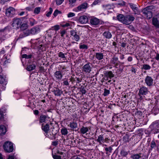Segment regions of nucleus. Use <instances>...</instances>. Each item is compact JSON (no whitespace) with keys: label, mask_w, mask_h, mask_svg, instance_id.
I'll return each instance as SVG.
<instances>
[{"label":"nucleus","mask_w":159,"mask_h":159,"mask_svg":"<svg viewBox=\"0 0 159 159\" xmlns=\"http://www.w3.org/2000/svg\"><path fill=\"white\" fill-rule=\"evenodd\" d=\"M153 8L152 6H150L145 7L143 10L142 11L143 13L148 19H150L152 17Z\"/></svg>","instance_id":"nucleus-1"},{"label":"nucleus","mask_w":159,"mask_h":159,"mask_svg":"<svg viewBox=\"0 0 159 159\" xmlns=\"http://www.w3.org/2000/svg\"><path fill=\"white\" fill-rule=\"evenodd\" d=\"M3 147L4 151L7 152H11L14 150L13 144L9 141H7L4 143Z\"/></svg>","instance_id":"nucleus-2"},{"label":"nucleus","mask_w":159,"mask_h":159,"mask_svg":"<svg viewBox=\"0 0 159 159\" xmlns=\"http://www.w3.org/2000/svg\"><path fill=\"white\" fill-rule=\"evenodd\" d=\"M22 21L21 20L18 18H14L12 19L11 25L14 29H18L20 27Z\"/></svg>","instance_id":"nucleus-3"},{"label":"nucleus","mask_w":159,"mask_h":159,"mask_svg":"<svg viewBox=\"0 0 159 159\" xmlns=\"http://www.w3.org/2000/svg\"><path fill=\"white\" fill-rule=\"evenodd\" d=\"M150 93L148 88L144 86H142L139 90L138 95L140 97V98H142L141 95H145Z\"/></svg>","instance_id":"nucleus-4"},{"label":"nucleus","mask_w":159,"mask_h":159,"mask_svg":"<svg viewBox=\"0 0 159 159\" xmlns=\"http://www.w3.org/2000/svg\"><path fill=\"white\" fill-rule=\"evenodd\" d=\"M70 37L71 39L76 42H78L80 39V35L77 34V32L73 30L70 31Z\"/></svg>","instance_id":"nucleus-5"},{"label":"nucleus","mask_w":159,"mask_h":159,"mask_svg":"<svg viewBox=\"0 0 159 159\" xmlns=\"http://www.w3.org/2000/svg\"><path fill=\"white\" fill-rule=\"evenodd\" d=\"M152 129V132L154 134L157 133L159 132V120L157 122H155L152 123L150 126Z\"/></svg>","instance_id":"nucleus-6"},{"label":"nucleus","mask_w":159,"mask_h":159,"mask_svg":"<svg viewBox=\"0 0 159 159\" xmlns=\"http://www.w3.org/2000/svg\"><path fill=\"white\" fill-rule=\"evenodd\" d=\"M135 19L134 17L132 15H127L125 17V24L128 25L131 23Z\"/></svg>","instance_id":"nucleus-7"},{"label":"nucleus","mask_w":159,"mask_h":159,"mask_svg":"<svg viewBox=\"0 0 159 159\" xmlns=\"http://www.w3.org/2000/svg\"><path fill=\"white\" fill-rule=\"evenodd\" d=\"M15 14V9L12 7H10L6 11V14L8 17H12Z\"/></svg>","instance_id":"nucleus-8"},{"label":"nucleus","mask_w":159,"mask_h":159,"mask_svg":"<svg viewBox=\"0 0 159 159\" xmlns=\"http://www.w3.org/2000/svg\"><path fill=\"white\" fill-rule=\"evenodd\" d=\"M90 64L89 62L84 65L82 67V71L86 73H89L92 70V68L90 65Z\"/></svg>","instance_id":"nucleus-9"},{"label":"nucleus","mask_w":159,"mask_h":159,"mask_svg":"<svg viewBox=\"0 0 159 159\" xmlns=\"http://www.w3.org/2000/svg\"><path fill=\"white\" fill-rule=\"evenodd\" d=\"M145 82L147 86H151L153 84V79L152 78L149 76H147L145 78Z\"/></svg>","instance_id":"nucleus-10"},{"label":"nucleus","mask_w":159,"mask_h":159,"mask_svg":"<svg viewBox=\"0 0 159 159\" xmlns=\"http://www.w3.org/2000/svg\"><path fill=\"white\" fill-rule=\"evenodd\" d=\"M129 6L133 11L134 14L139 15L140 14V11L135 5L133 3H130Z\"/></svg>","instance_id":"nucleus-11"},{"label":"nucleus","mask_w":159,"mask_h":159,"mask_svg":"<svg viewBox=\"0 0 159 159\" xmlns=\"http://www.w3.org/2000/svg\"><path fill=\"white\" fill-rule=\"evenodd\" d=\"M54 76L56 80H61L62 78L63 75L61 71H56L54 74Z\"/></svg>","instance_id":"nucleus-12"},{"label":"nucleus","mask_w":159,"mask_h":159,"mask_svg":"<svg viewBox=\"0 0 159 159\" xmlns=\"http://www.w3.org/2000/svg\"><path fill=\"white\" fill-rule=\"evenodd\" d=\"M7 83V79L4 75H0V84L3 87L5 88Z\"/></svg>","instance_id":"nucleus-13"},{"label":"nucleus","mask_w":159,"mask_h":159,"mask_svg":"<svg viewBox=\"0 0 159 159\" xmlns=\"http://www.w3.org/2000/svg\"><path fill=\"white\" fill-rule=\"evenodd\" d=\"M52 123L51 122L49 124L48 123L45 124H43L42 125L41 127L42 130L45 133L49 131L50 130V125H52Z\"/></svg>","instance_id":"nucleus-14"},{"label":"nucleus","mask_w":159,"mask_h":159,"mask_svg":"<svg viewBox=\"0 0 159 159\" xmlns=\"http://www.w3.org/2000/svg\"><path fill=\"white\" fill-rule=\"evenodd\" d=\"M78 21L82 24H85L88 22V18L86 16L83 15L80 16L79 18Z\"/></svg>","instance_id":"nucleus-15"},{"label":"nucleus","mask_w":159,"mask_h":159,"mask_svg":"<svg viewBox=\"0 0 159 159\" xmlns=\"http://www.w3.org/2000/svg\"><path fill=\"white\" fill-rule=\"evenodd\" d=\"M88 7V4L86 2H84L80 5L78 6L77 8L76 11H83L84 9H86Z\"/></svg>","instance_id":"nucleus-16"},{"label":"nucleus","mask_w":159,"mask_h":159,"mask_svg":"<svg viewBox=\"0 0 159 159\" xmlns=\"http://www.w3.org/2000/svg\"><path fill=\"white\" fill-rule=\"evenodd\" d=\"M57 153L60 155L58 156L57 155H53V157L54 159H64L63 157L65 155V153L60 151H58Z\"/></svg>","instance_id":"nucleus-17"},{"label":"nucleus","mask_w":159,"mask_h":159,"mask_svg":"<svg viewBox=\"0 0 159 159\" xmlns=\"http://www.w3.org/2000/svg\"><path fill=\"white\" fill-rule=\"evenodd\" d=\"M90 23L92 25H96L99 24V20L96 18H93L90 19Z\"/></svg>","instance_id":"nucleus-18"},{"label":"nucleus","mask_w":159,"mask_h":159,"mask_svg":"<svg viewBox=\"0 0 159 159\" xmlns=\"http://www.w3.org/2000/svg\"><path fill=\"white\" fill-rule=\"evenodd\" d=\"M89 129L90 128L89 127L82 126V127L80 128V133L82 134H86V135H87V132L89 131Z\"/></svg>","instance_id":"nucleus-19"},{"label":"nucleus","mask_w":159,"mask_h":159,"mask_svg":"<svg viewBox=\"0 0 159 159\" xmlns=\"http://www.w3.org/2000/svg\"><path fill=\"white\" fill-rule=\"evenodd\" d=\"M56 96H60L63 93V91L57 88H55L52 91Z\"/></svg>","instance_id":"nucleus-20"},{"label":"nucleus","mask_w":159,"mask_h":159,"mask_svg":"<svg viewBox=\"0 0 159 159\" xmlns=\"http://www.w3.org/2000/svg\"><path fill=\"white\" fill-rule=\"evenodd\" d=\"M94 56L98 60H101L103 58L104 55L103 53L100 52H95Z\"/></svg>","instance_id":"nucleus-21"},{"label":"nucleus","mask_w":159,"mask_h":159,"mask_svg":"<svg viewBox=\"0 0 159 159\" xmlns=\"http://www.w3.org/2000/svg\"><path fill=\"white\" fill-rule=\"evenodd\" d=\"M125 16L122 14H120L117 16L116 18L118 21L124 24H125Z\"/></svg>","instance_id":"nucleus-22"},{"label":"nucleus","mask_w":159,"mask_h":159,"mask_svg":"<svg viewBox=\"0 0 159 159\" xmlns=\"http://www.w3.org/2000/svg\"><path fill=\"white\" fill-rule=\"evenodd\" d=\"M31 34H35L40 31V29L39 26H37L33 28L30 29Z\"/></svg>","instance_id":"nucleus-23"},{"label":"nucleus","mask_w":159,"mask_h":159,"mask_svg":"<svg viewBox=\"0 0 159 159\" xmlns=\"http://www.w3.org/2000/svg\"><path fill=\"white\" fill-rule=\"evenodd\" d=\"M49 118V117L47 116L42 115L39 117V122L40 123L46 122L47 119Z\"/></svg>","instance_id":"nucleus-24"},{"label":"nucleus","mask_w":159,"mask_h":159,"mask_svg":"<svg viewBox=\"0 0 159 159\" xmlns=\"http://www.w3.org/2000/svg\"><path fill=\"white\" fill-rule=\"evenodd\" d=\"M103 36L106 39H110L111 38L112 35L109 30H106L103 33Z\"/></svg>","instance_id":"nucleus-25"},{"label":"nucleus","mask_w":159,"mask_h":159,"mask_svg":"<svg viewBox=\"0 0 159 159\" xmlns=\"http://www.w3.org/2000/svg\"><path fill=\"white\" fill-rule=\"evenodd\" d=\"M114 76V75L113 74L112 71H108L106 73L105 77L107 78V79L105 80H108L109 78L111 79Z\"/></svg>","instance_id":"nucleus-26"},{"label":"nucleus","mask_w":159,"mask_h":159,"mask_svg":"<svg viewBox=\"0 0 159 159\" xmlns=\"http://www.w3.org/2000/svg\"><path fill=\"white\" fill-rule=\"evenodd\" d=\"M141 153H139L137 154H132L130 157L131 159H139L141 158Z\"/></svg>","instance_id":"nucleus-27"},{"label":"nucleus","mask_w":159,"mask_h":159,"mask_svg":"<svg viewBox=\"0 0 159 159\" xmlns=\"http://www.w3.org/2000/svg\"><path fill=\"white\" fill-rule=\"evenodd\" d=\"M118 58L117 57H113L111 61V63L112 65H114L115 66L118 65Z\"/></svg>","instance_id":"nucleus-28"},{"label":"nucleus","mask_w":159,"mask_h":159,"mask_svg":"<svg viewBox=\"0 0 159 159\" xmlns=\"http://www.w3.org/2000/svg\"><path fill=\"white\" fill-rule=\"evenodd\" d=\"M104 137L103 135H100L98 136V139L96 140V141L99 144H102L104 143Z\"/></svg>","instance_id":"nucleus-29"},{"label":"nucleus","mask_w":159,"mask_h":159,"mask_svg":"<svg viewBox=\"0 0 159 159\" xmlns=\"http://www.w3.org/2000/svg\"><path fill=\"white\" fill-rule=\"evenodd\" d=\"M36 64H34L33 62L32 64L28 66L26 69L29 71L35 69L36 67Z\"/></svg>","instance_id":"nucleus-30"},{"label":"nucleus","mask_w":159,"mask_h":159,"mask_svg":"<svg viewBox=\"0 0 159 159\" xmlns=\"http://www.w3.org/2000/svg\"><path fill=\"white\" fill-rule=\"evenodd\" d=\"M45 136L50 139H54V135L53 134V133L52 132H49L48 131L44 133Z\"/></svg>","instance_id":"nucleus-31"},{"label":"nucleus","mask_w":159,"mask_h":159,"mask_svg":"<svg viewBox=\"0 0 159 159\" xmlns=\"http://www.w3.org/2000/svg\"><path fill=\"white\" fill-rule=\"evenodd\" d=\"M68 125L73 129H76L78 127L77 123L75 121L70 122Z\"/></svg>","instance_id":"nucleus-32"},{"label":"nucleus","mask_w":159,"mask_h":159,"mask_svg":"<svg viewBox=\"0 0 159 159\" xmlns=\"http://www.w3.org/2000/svg\"><path fill=\"white\" fill-rule=\"evenodd\" d=\"M6 132V129L5 127L1 125H0V134H4Z\"/></svg>","instance_id":"nucleus-33"},{"label":"nucleus","mask_w":159,"mask_h":159,"mask_svg":"<svg viewBox=\"0 0 159 159\" xmlns=\"http://www.w3.org/2000/svg\"><path fill=\"white\" fill-rule=\"evenodd\" d=\"M10 49V47L8 46H6L4 48H2L1 51L0 52V54H3L9 50Z\"/></svg>","instance_id":"nucleus-34"},{"label":"nucleus","mask_w":159,"mask_h":159,"mask_svg":"<svg viewBox=\"0 0 159 159\" xmlns=\"http://www.w3.org/2000/svg\"><path fill=\"white\" fill-rule=\"evenodd\" d=\"M152 22L153 25L156 27L157 28L159 27V23L157 18H153Z\"/></svg>","instance_id":"nucleus-35"},{"label":"nucleus","mask_w":159,"mask_h":159,"mask_svg":"<svg viewBox=\"0 0 159 159\" xmlns=\"http://www.w3.org/2000/svg\"><path fill=\"white\" fill-rule=\"evenodd\" d=\"M27 26L28 25L26 23H25L22 24V25H21L20 28L21 30H24L26 29Z\"/></svg>","instance_id":"nucleus-36"},{"label":"nucleus","mask_w":159,"mask_h":159,"mask_svg":"<svg viewBox=\"0 0 159 159\" xmlns=\"http://www.w3.org/2000/svg\"><path fill=\"white\" fill-rule=\"evenodd\" d=\"M61 132L62 135H66L68 134V132L66 128H62L61 130Z\"/></svg>","instance_id":"nucleus-37"},{"label":"nucleus","mask_w":159,"mask_h":159,"mask_svg":"<svg viewBox=\"0 0 159 159\" xmlns=\"http://www.w3.org/2000/svg\"><path fill=\"white\" fill-rule=\"evenodd\" d=\"M120 154L122 156L125 157L128 155V152L124 149H122L120 151Z\"/></svg>","instance_id":"nucleus-38"},{"label":"nucleus","mask_w":159,"mask_h":159,"mask_svg":"<svg viewBox=\"0 0 159 159\" xmlns=\"http://www.w3.org/2000/svg\"><path fill=\"white\" fill-rule=\"evenodd\" d=\"M58 56L59 57H60L61 58L63 59H64L66 60V59L65 54L63 53L62 52H60L58 54Z\"/></svg>","instance_id":"nucleus-39"},{"label":"nucleus","mask_w":159,"mask_h":159,"mask_svg":"<svg viewBox=\"0 0 159 159\" xmlns=\"http://www.w3.org/2000/svg\"><path fill=\"white\" fill-rule=\"evenodd\" d=\"M61 25L63 28L68 27L71 26V24L69 23H64V24H61Z\"/></svg>","instance_id":"nucleus-40"},{"label":"nucleus","mask_w":159,"mask_h":159,"mask_svg":"<svg viewBox=\"0 0 159 159\" xmlns=\"http://www.w3.org/2000/svg\"><path fill=\"white\" fill-rule=\"evenodd\" d=\"M41 8L40 7H37L35 8L34 9V13L37 14H39L41 10Z\"/></svg>","instance_id":"nucleus-41"},{"label":"nucleus","mask_w":159,"mask_h":159,"mask_svg":"<svg viewBox=\"0 0 159 159\" xmlns=\"http://www.w3.org/2000/svg\"><path fill=\"white\" fill-rule=\"evenodd\" d=\"M52 11H53L52 9V8L50 7L49 8V11L46 12V16L47 17L50 16L52 14Z\"/></svg>","instance_id":"nucleus-42"},{"label":"nucleus","mask_w":159,"mask_h":159,"mask_svg":"<svg viewBox=\"0 0 159 159\" xmlns=\"http://www.w3.org/2000/svg\"><path fill=\"white\" fill-rule=\"evenodd\" d=\"M60 29L59 26L58 25H56L51 27V29L52 30L57 31Z\"/></svg>","instance_id":"nucleus-43"},{"label":"nucleus","mask_w":159,"mask_h":159,"mask_svg":"<svg viewBox=\"0 0 159 159\" xmlns=\"http://www.w3.org/2000/svg\"><path fill=\"white\" fill-rule=\"evenodd\" d=\"M3 60H5L3 63V64L4 65L10 62V60L9 58L7 59L6 56H5L3 57Z\"/></svg>","instance_id":"nucleus-44"},{"label":"nucleus","mask_w":159,"mask_h":159,"mask_svg":"<svg viewBox=\"0 0 159 159\" xmlns=\"http://www.w3.org/2000/svg\"><path fill=\"white\" fill-rule=\"evenodd\" d=\"M79 48L81 49H87L88 48V47L86 45L83 44H80Z\"/></svg>","instance_id":"nucleus-45"},{"label":"nucleus","mask_w":159,"mask_h":159,"mask_svg":"<svg viewBox=\"0 0 159 159\" xmlns=\"http://www.w3.org/2000/svg\"><path fill=\"white\" fill-rule=\"evenodd\" d=\"M25 35L27 36L31 34L30 30H27L24 32Z\"/></svg>","instance_id":"nucleus-46"},{"label":"nucleus","mask_w":159,"mask_h":159,"mask_svg":"<svg viewBox=\"0 0 159 159\" xmlns=\"http://www.w3.org/2000/svg\"><path fill=\"white\" fill-rule=\"evenodd\" d=\"M22 57L23 58H25L26 59H29L32 57V55L31 54L27 55L26 54H24L22 55Z\"/></svg>","instance_id":"nucleus-47"},{"label":"nucleus","mask_w":159,"mask_h":159,"mask_svg":"<svg viewBox=\"0 0 159 159\" xmlns=\"http://www.w3.org/2000/svg\"><path fill=\"white\" fill-rule=\"evenodd\" d=\"M143 68L145 70H150L151 68V66L148 64H144L143 65Z\"/></svg>","instance_id":"nucleus-48"},{"label":"nucleus","mask_w":159,"mask_h":159,"mask_svg":"<svg viewBox=\"0 0 159 159\" xmlns=\"http://www.w3.org/2000/svg\"><path fill=\"white\" fill-rule=\"evenodd\" d=\"M30 24L31 26H32L36 24V23L35 20L33 19H30Z\"/></svg>","instance_id":"nucleus-49"},{"label":"nucleus","mask_w":159,"mask_h":159,"mask_svg":"<svg viewBox=\"0 0 159 159\" xmlns=\"http://www.w3.org/2000/svg\"><path fill=\"white\" fill-rule=\"evenodd\" d=\"M123 141L125 142H129V137L128 135H125L123 137Z\"/></svg>","instance_id":"nucleus-50"},{"label":"nucleus","mask_w":159,"mask_h":159,"mask_svg":"<svg viewBox=\"0 0 159 159\" xmlns=\"http://www.w3.org/2000/svg\"><path fill=\"white\" fill-rule=\"evenodd\" d=\"M61 12L60 11H59L57 9H56L54 11L53 15L54 16L56 17L57 15L58 14H61Z\"/></svg>","instance_id":"nucleus-51"},{"label":"nucleus","mask_w":159,"mask_h":159,"mask_svg":"<svg viewBox=\"0 0 159 159\" xmlns=\"http://www.w3.org/2000/svg\"><path fill=\"white\" fill-rule=\"evenodd\" d=\"M156 146V145L155 142L153 140L152 141L151 143V148L152 149V148H155Z\"/></svg>","instance_id":"nucleus-52"},{"label":"nucleus","mask_w":159,"mask_h":159,"mask_svg":"<svg viewBox=\"0 0 159 159\" xmlns=\"http://www.w3.org/2000/svg\"><path fill=\"white\" fill-rule=\"evenodd\" d=\"M64 1V0H56V3L57 5H60L62 4Z\"/></svg>","instance_id":"nucleus-53"},{"label":"nucleus","mask_w":159,"mask_h":159,"mask_svg":"<svg viewBox=\"0 0 159 159\" xmlns=\"http://www.w3.org/2000/svg\"><path fill=\"white\" fill-rule=\"evenodd\" d=\"M75 14L73 12H69L67 14V17L68 18H70L75 16Z\"/></svg>","instance_id":"nucleus-54"},{"label":"nucleus","mask_w":159,"mask_h":159,"mask_svg":"<svg viewBox=\"0 0 159 159\" xmlns=\"http://www.w3.org/2000/svg\"><path fill=\"white\" fill-rule=\"evenodd\" d=\"M80 92H81L82 95H83L86 93V90L84 87L81 88L80 89Z\"/></svg>","instance_id":"nucleus-55"},{"label":"nucleus","mask_w":159,"mask_h":159,"mask_svg":"<svg viewBox=\"0 0 159 159\" xmlns=\"http://www.w3.org/2000/svg\"><path fill=\"white\" fill-rule=\"evenodd\" d=\"M110 93V91L108 90L105 89L103 95L104 96H107Z\"/></svg>","instance_id":"nucleus-56"},{"label":"nucleus","mask_w":159,"mask_h":159,"mask_svg":"<svg viewBox=\"0 0 159 159\" xmlns=\"http://www.w3.org/2000/svg\"><path fill=\"white\" fill-rule=\"evenodd\" d=\"M64 85L66 86H69V83L68 81V80L66 79V80H64L63 82Z\"/></svg>","instance_id":"nucleus-57"},{"label":"nucleus","mask_w":159,"mask_h":159,"mask_svg":"<svg viewBox=\"0 0 159 159\" xmlns=\"http://www.w3.org/2000/svg\"><path fill=\"white\" fill-rule=\"evenodd\" d=\"M106 9L109 10L111 9V6L109 4H107L104 6Z\"/></svg>","instance_id":"nucleus-58"},{"label":"nucleus","mask_w":159,"mask_h":159,"mask_svg":"<svg viewBox=\"0 0 159 159\" xmlns=\"http://www.w3.org/2000/svg\"><path fill=\"white\" fill-rule=\"evenodd\" d=\"M112 150V148L111 147H109V148H105V150L106 151H109L110 152H111Z\"/></svg>","instance_id":"nucleus-59"},{"label":"nucleus","mask_w":159,"mask_h":159,"mask_svg":"<svg viewBox=\"0 0 159 159\" xmlns=\"http://www.w3.org/2000/svg\"><path fill=\"white\" fill-rule=\"evenodd\" d=\"M66 33V31L65 30H63L61 31L60 34H61V36L62 37H63L64 34Z\"/></svg>","instance_id":"nucleus-60"},{"label":"nucleus","mask_w":159,"mask_h":159,"mask_svg":"<svg viewBox=\"0 0 159 159\" xmlns=\"http://www.w3.org/2000/svg\"><path fill=\"white\" fill-rule=\"evenodd\" d=\"M100 2V1L99 0H95L93 3L92 5H95Z\"/></svg>","instance_id":"nucleus-61"},{"label":"nucleus","mask_w":159,"mask_h":159,"mask_svg":"<svg viewBox=\"0 0 159 159\" xmlns=\"http://www.w3.org/2000/svg\"><path fill=\"white\" fill-rule=\"evenodd\" d=\"M3 117V114L2 111L0 109V120L2 119Z\"/></svg>","instance_id":"nucleus-62"},{"label":"nucleus","mask_w":159,"mask_h":159,"mask_svg":"<svg viewBox=\"0 0 159 159\" xmlns=\"http://www.w3.org/2000/svg\"><path fill=\"white\" fill-rule=\"evenodd\" d=\"M156 56L155 57V58L156 60L158 61L159 60V54L156 52Z\"/></svg>","instance_id":"nucleus-63"},{"label":"nucleus","mask_w":159,"mask_h":159,"mask_svg":"<svg viewBox=\"0 0 159 159\" xmlns=\"http://www.w3.org/2000/svg\"><path fill=\"white\" fill-rule=\"evenodd\" d=\"M7 159H14V155H10Z\"/></svg>","instance_id":"nucleus-64"}]
</instances>
